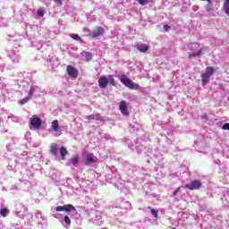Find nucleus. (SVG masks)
I'll list each match as a JSON object with an SVG mask.
<instances>
[{
	"mask_svg": "<svg viewBox=\"0 0 229 229\" xmlns=\"http://www.w3.org/2000/svg\"><path fill=\"white\" fill-rule=\"evenodd\" d=\"M89 221L93 223V225H97L98 226H101L103 225V216H105L104 212L101 211H93L89 213Z\"/></svg>",
	"mask_w": 229,
	"mask_h": 229,
	"instance_id": "nucleus-1",
	"label": "nucleus"
},
{
	"mask_svg": "<svg viewBox=\"0 0 229 229\" xmlns=\"http://www.w3.org/2000/svg\"><path fill=\"white\" fill-rule=\"evenodd\" d=\"M58 150L60 151V155L62 157V160H65V155H67L68 151L65 147H58V144L52 143L50 146V153L54 155V157H58Z\"/></svg>",
	"mask_w": 229,
	"mask_h": 229,
	"instance_id": "nucleus-2",
	"label": "nucleus"
},
{
	"mask_svg": "<svg viewBox=\"0 0 229 229\" xmlns=\"http://www.w3.org/2000/svg\"><path fill=\"white\" fill-rule=\"evenodd\" d=\"M119 80L128 89H131L132 90H139V89H140V86H139V84H137V83L133 82V81L128 79V77H126V75H124V74L120 75Z\"/></svg>",
	"mask_w": 229,
	"mask_h": 229,
	"instance_id": "nucleus-3",
	"label": "nucleus"
},
{
	"mask_svg": "<svg viewBox=\"0 0 229 229\" xmlns=\"http://www.w3.org/2000/svg\"><path fill=\"white\" fill-rule=\"evenodd\" d=\"M82 162L84 165H89L90 167H92V165H94V164L98 162V157L92 153L83 152Z\"/></svg>",
	"mask_w": 229,
	"mask_h": 229,
	"instance_id": "nucleus-4",
	"label": "nucleus"
},
{
	"mask_svg": "<svg viewBox=\"0 0 229 229\" xmlns=\"http://www.w3.org/2000/svg\"><path fill=\"white\" fill-rule=\"evenodd\" d=\"M38 92H40V88L38 86L30 87L28 96L19 101L20 105H26V103H28V101L33 98V95L37 94Z\"/></svg>",
	"mask_w": 229,
	"mask_h": 229,
	"instance_id": "nucleus-5",
	"label": "nucleus"
},
{
	"mask_svg": "<svg viewBox=\"0 0 229 229\" xmlns=\"http://www.w3.org/2000/svg\"><path fill=\"white\" fill-rule=\"evenodd\" d=\"M38 222V228H47V219L42 215L40 211H38L35 215Z\"/></svg>",
	"mask_w": 229,
	"mask_h": 229,
	"instance_id": "nucleus-6",
	"label": "nucleus"
},
{
	"mask_svg": "<svg viewBox=\"0 0 229 229\" xmlns=\"http://www.w3.org/2000/svg\"><path fill=\"white\" fill-rule=\"evenodd\" d=\"M212 74H214V67H207L206 72L201 74L203 86L210 81V76H212Z\"/></svg>",
	"mask_w": 229,
	"mask_h": 229,
	"instance_id": "nucleus-7",
	"label": "nucleus"
},
{
	"mask_svg": "<svg viewBox=\"0 0 229 229\" xmlns=\"http://www.w3.org/2000/svg\"><path fill=\"white\" fill-rule=\"evenodd\" d=\"M15 214L18 217H22V219H24L28 214V208L22 204H17L15 208Z\"/></svg>",
	"mask_w": 229,
	"mask_h": 229,
	"instance_id": "nucleus-8",
	"label": "nucleus"
},
{
	"mask_svg": "<svg viewBox=\"0 0 229 229\" xmlns=\"http://www.w3.org/2000/svg\"><path fill=\"white\" fill-rule=\"evenodd\" d=\"M189 47L191 51H194L189 55V58H195V56H199V55H201V49L198 43L190 44Z\"/></svg>",
	"mask_w": 229,
	"mask_h": 229,
	"instance_id": "nucleus-9",
	"label": "nucleus"
},
{
	"mask_svg": "<svg viewBox=\"0 0 229 229\" xmlns=\"http://www.w3.org/2000/svg\"><path fill=\"white\" fill-rule=\"evenodd\" d=\"M105 176L106 182H108L109 183H113V185H115V187H117V182H115L116 175L115 173L112 171V169H108Z\"/></svg>",
	"mask_w": 229,
	"mask_h": 229,
	"instance_id": "nucleus-10",
	"label": "nucleus"
},
{
	"mask_svg": "<svg viewBox=\"0 0 229 229\" xmlns=\"http://www.w3.org/2000/svg\"><path fill=\"white\" fill-rule=\"evenodd\" d=\"M201 185H202L201 181L194 180V181H191V183L186 184L185 187L190 191H198V189L201 188Z\"/></svg>",
	"mask_w": 229,
	"mask_h": 229,
	"instance_id": "nucleus-11",
	"label": "nucleus"
},
{
	"mask_svg": "<svg viewBox=\"0 0 229 229\" xmlns=\"http://www.w3.org/2000/svg\"><path fill=\"white\" fill-rule=\"evenodd\" d=\"M30 124L32 126V128L38 130V128L42 126V120L39 117L33 115L30 119Z\"/></svg>",
	"mask_w": 229,
	"mask_h": 229,
	"instance_id": "nucleus-12",
	"label": "nucleus"
},
{
	"mask_svg": "<svg viewBox=\"0 0 229 229\" xmlns=\"http://www.w3.org/2000/svg\"><path fill=\"white\" fill-rule=\"evenodd\" d=\"M55 212H72V210H76L74 206L71 204L57 206L55 208Z\"/></svg>",
	"mask_w": 229,
	"mask_h": 229,
	"instance_id": "nucleus-13",
	"label": "nucleus"
},
{
	"mask_svg": "<svg viewBox=\"0 0 229 229\" xmlns=\"http://www.w3.org/2000/svg\"><path fill=\"white\" fill-rule=\"evenodd\" d=\"M9 57L11 58L13 64H19V62H21V55L15 50L11 51Z\"/></svg>",
	"mask_w": 229,
	"mask_h": 229,
	"instance_id": "nucleus-14",
	"label": "nucleus"
},
{
	"mask_svg": "<svg viewBox=\"0 0 229 229\" xmlns=\"http://www.w3.org/2000/svg\"><path fill=\"white\" fill-rule=\"evenodd\" d=\"M119 108L123 115H130V113H128V104L126 103V101L124 100L121 101Z\"/></svg>",
	"mask_w": 229,
	"mask_h": 229,
	"instance_id": "nucleus-15",
	"label": "nucleus"
},
{
	"mask_svg": "<svg viewBox=\"0 0 229 229\" xmlns=\"http://www.w3.org/2000/svg\"><path fill=\"white\" fill-rule=\"evenodd\" d=\"M78 164H80V156L78 154H75L70 158L68 165H72V167H78Z\"/></svg>",
	"mask_w": 229,
	"mask_h": 229,
	"instance_id": "nucleus-16",
	"label": "nucleus"
},
{
	"mask_svg": "<svg viewBox=\"0 0 229 229\" xmlns=\"http://www.w3.org/2000/svg\"><path fill=\"white\" fill-rule=\"evenodd\" d=\"M103 33H105V29L103 27H98L92 31L91 37L93 38H98V37H101Z\"/></svg>",
	"mask_w": 229,
	"mask_h": 229,
	"instance_id": "nucleus-17",
	"label": "nucleus"
},
{
	"mask_svg": "<svg viewBox=\"0 0 229 229\" xmlns=\"http://www.w3.org/2000/svg\"><path fill=\"white\" fill-rule=\"evenodd\" d=\"M66 71L71 78H76L78 76V71H76L72 65H68Z\"/></svg>",
	"mask_w": 229,
	"mask_h": 229,
	"instance_id": "nucleus-18",
	"label": "nucleus"
},
{
	"mask_svg": "<svg viewBox=\"0 0 229 229\" xmlns=\"http://www.w3.org/2000/svg\"><path fill=\"white\" fill-rule=\"evenodd\" d=\"M98 85L100 89H106L108 86V79L105 76H101L98 80Z\"/></svg>",
	"mask_w": 229,
	"mask_h": 229,
	"instance_id": "nucleus-19",
	"label": "nucleus"
},
{
	"mask_svg": "<svg viewBox=\"0 0 229 229\" xmlns=\"http://www.w3.org/2000/svg\"><path fill=\"white\" fill-rule=\"evenodd\" d=\"M85 119H88L89 121H103V117H101V114H99L98 113L87 115Z\"/></svg>",
	"mask_w": 229,
	"mask_h": 229,
	"instance_id": "nucleus-20",
	"label": "nucleus"
},
{
	"mask_svg": "<svg viewBox=\"0 0 229 229\" xmlns=\"http://www.w3.org/2000/svg\"><path fill=\"white\" fill-rule=\"evenodd\" d=\"M62 225L64 226V228H69V226H71V218L68 216H65L62 221Z\"/></svg>",
	"mask_w": 229,
	"mask_h": 229,
	"instance_id": "nucleus-21",
	"label": "nucleus"
},
{
	"mask_svg": "<svg viewBox=\"0 0 229 229\" xmlns=\"http://www.w3.org/2000/svg\"><path fill=\"white\" fill-rule=\"evenodd\" d=\"M138 49L140 51V53H146L147 51L149 50V46L146 44L139 45Z\"/></svg>",
	"mask_w": 229,
	"mask_h": 229,
	"instance_id": "nucleus-22",
	"label": "nucleus"
},
{
	"mask_svg": "<svg viewBox=\"0 0 229 229\" xmlns=\"http://www.w3.org/2000/svg\"><path fill=\"white\" fill-rule=\"evenodd\" d=\"M53 131H58L60 130V125L58 124V121L55 120L52 122V126H51Z\"/></svg>",
	"mask_w": 229,
	"mask_h": 229,
	"instance_id": "nucleus-23",
	"label": "nucleus"
},
{
	"mask_svg": "<svg viewBox=\"0 0 229 229\" xmlns=\"http://www.w3.org/2000/svg\"><path fill=\"white\" fill-rule=\"evenodd\" d=\"M69 37L77 42H81V37L78 34H70Z\"/></svg>",
	"mask_w": 229,
	"mask_h": 229,
	"instance_id": "nucleus-24",
	"label": "nucleus"
},
{
	"mask_svg": "<svg viewBox=\"0 0 229 229\" xmlns=\"http://www.w3.org/2000/svg\"><path fill=\"white\" fill-rule=\"evenodd\" d=\"M0 214L3 216V217H6V216L10 214V210H8V208H2Z\"/></svg>",
	"mask_w": 229,
	"mask_h": 229,
	"instance_id": "nucleus-25",
	"label": "nucleus"
},
{
	"mask_svg": "<svg viewBox=\"0 0 229 229\" xmlns=\"http://www.w3.org/2000/svg\"><path fill=\"white\" fill-rule=\"evenodd\" d=\"M208 1V4L206 5V10L207 12H212V10L214 9V7H212V2H210V0H207Z\"/></svg>",
	"mask_w": 229,
	"mask_h": 229,
	"instance_id": "nucleus-26",
	"label": "nucleus"
},
{
	"mask_svg": "<svg viewBox=\"0 0 229 229\" xmlns=\"http://www.w3.org/2000/svg\"><path fill=\"white\" fill-rule=\"evenodd\" d=\"M224 10L225 13L229 15V0H225V3L224 4Z\"/></svg>",
	"mask_w": 229,
	"mask_h": 229,
	"instance_id": "nucleus-27",
	"label": "nucleus"
},
{
	"mask_svg": "<svg viewBox=\"0 0 229 229\" xmlns=\"http://www.w3.org/2000/svg\"><path fill=\"white\" fill-rule=\"evenodd\" d=\"M46 13V11L44 8L38 9L37 15L38 17H44V14Z\"/></svg>",
	"mask_w": 229,
	"mask_h": 229,
	"instance_id": "nucleus-28",
	"label": "nucleus"
},
{
	"mask_svg": "<svg viewBox=\"0 0 229 229\" xmlns=\"http://www.w3.org/2000/svg\"><path fill=\"white\" fill-rule=\"evenodd\" d=\"M107 81H108V83H110V85H114V81H115L112 75L107 76Z\"/></svg>",
	"mask_w": 229,
	"mask_h": 229,
	"instance_id": "nucleus-29",
	"label": "nucleus"
},
{
	"mask_svg": "<svg viewBox=\"0 0 229 229\" xmlns=\"http://www.w3.org/2000/svg\"><path fill=\"white\" fill-rule=\"evenodd\" d=\"M85 56L87 58V60H92V53L85 52Z\"/></svg>",
	"mask_w": 229,
	"mask_h": 229,
	"instance_id": "nucleus-30",
	"label": "nucleus"
},
{
	"mask_svg": "<svg viewBox=\"0 0 229 229\" xmlns=\"http://www.w3.org/2000/svg\"><path fill=\"white\" fill-rule=\"evenodd\" d=\"M8 119H12L13 123H19V118L16 116H8Z\"/></svg>",
	"mask_w": 229,
	"mask_h": 229,
	"instance_id": "nucleus-31",
	"label": "nucleus"
},
{
	"mask_svg": "<svg viewBox=\"0 0 229 229\" xmlns=\"http://www.w3.org/2000/svg\"><path fill=\"white\" fill-rule=\"evenodd\" d=\"M150 212H151L152 216H154V217L158 216V211H157L156 209H150Z\"/></svg>",
	"mask_w": 229,
	"mask_h": 229,
	"instance_id": "nucleus-32",
	"label": "nucleus"
},
{
	"mask_svg": "<svg viewBox=\"0 0 229 229\" xmlns=\"http://www.w3.org/2000/svg\"><path fill=\"white\" fill-rule=\"evenodd\" d=\"M139 4H141L142 6H144V4H148V0H137Z\"/></svg>",
	"mask_w": 229,
	"mask_h": 229,
	"instance_id": "nucleus-33",
	"label": "nucleus"
},
{
	"mask_svg": "<svg viewBox=\"0 0 229 229\" xmlns=\"http://www.w3.org/2000/svg\"><path fill=\"white\" fill-rule=\"evenodd\" d=\"M124 204L126 205L125 207H121V208H124L125 210H128V208H130V207H131V204H130V202H128V201H126V202H124Z\"/></svg>",
	"mask_w": 229,
	"mask_h": 229,
	"instance_id": "nucleus-34",
	"label": "nucleus"
},
{
	"mask_svg": "<svg viewBox=\"0 0 229 229\" xmlns=\"http://www.w3.org/2000/svg\"><path fill=\"white\" fill-rule=\"evenodd\" d=\"M42 3H44V4L47 6H49L51 4V0H42Z\"/></svg>",
	"mask_w": 229,
	"mask_h": 229,
	"instance_id": "nucleus-35",
	"label": "nucleus"
},
{
	"mask_svg": "<svg viewBox=\"0 0 229 229\" xmlns=\"http://www.w3.org/2000/svg\"><path fill=\"white\" fill-rule=\"evenodd\" d=\"M103 137H104V139H106V140H110V139H112V137L108 133L104 134Z\"/></svg>",
	"mask_w": 229,
	"mask_h": 229,
	"instance_id": "nucleus-36",
	"label": "nucleus"
},
{
	"mask_svg": "<svg viewBox=\"0 0 229 229\" xmlns=\"http://www.w3.org/2000/svg\"><path fill=\"white\" fill-rule=\"evenodd\" d=\"M222 130H228V131H229V123H225V124L222 126Z\"/></svg>",
	"mask_w": 229,
	"mask_h": 229,
	"instance_id": "nucleus-37",
	"label": "nucleus"
},
{
	"mask_svg": "<svg viewBox=\"0 0 229 229\" xmlns=\"http://www.w3.org/2000/svg\"><path fill=\"white\" fill-rule=\"evenodd\" d=\"M10 191H19V188L17 187V185H13L11 186Z\"/></svg>",
	"mask_w": 229,
	"mask_h": 229,
	"instance_id": "nucleus-38",
	"label": "nucleus"
},
{
	"mask_svg": "<svg viewBox=\"0 0 229 229\" xmlns=\"http://www.w3.org/2000/svg\"><path fill=\"white\" fill-rule=\"evenodd\" d=\"M164 30H165V31H169V30H171V26H169V25H165V26H164Z\"/></svg>",
	"mask_w": 229,
	"mask_h": 229,
	"instance_id": "nucleus-39",
	"label": "nucleus"
},
{
	"mask_svg": "<svg viewBox=\"0 0 229 229\" xmlns=\"http://www.w3.org/2000/svg\"><path fill=\"white\" fill-rule=\"evenodd\" d=\"M55 2L57 3V4L62 5V0H55Z\"/></svg>",
	"mask_w": 229,
	"mask_h": 229,
	"instance_id": "nucleus-40",
	"label": "nucleus"
},
{
	"mask_svg": "<svg viewBox=\"0 0 229 229\" xmlns=\"http://www.w3.org/2000/svg\"><path fill=\"white\" fill-rule=\"evenodd\" d=\"M53 60H54V62H55V60H56V57H52V58L50 59V64H53Z\"/></svg>",
	"mask_w": 229,
	"mask_h": 229,
	"instance_id": "nucleus-41",
	"label": "nucleus"
},
{
	"mask_svg": "<svg viewBox=\"0 0 229 229\" xmlns=\"http://www.w3.org/2000/svg\"><path fill=\"white\" fill-rule=\"evenodd\" d=\"M176 194H178V190L174 191L173 196H176Z\"/></svg>",
	"mask_w": 229,
	"mask_h": 229,
	"instance_id": "nucleus-42",
	"label": "nucleus"
},
{
	"mask_svg": "<svg viewBox=\"0 0 229 229\" xmlns=\"http://www.w3.org/2000/svg\"><path fill=\"white\" fill-rule=\"evenodd\" d=\"M207 114H203V115H201V119H207Z\"/></svg>",
	"mask_w": 229,
	"mask_h": 229,
	"instance_id": "nucleus-43",
	"label": "nucleus"
},
{
	"mask_svg": "<svg viewBox=\"0 0 229 229\" xmlns=\"http://www.w3.org/2000/svg\"><path fill=\"white\" fill-rule=\"evenodd\" d=\"M111 225H115L117 223V220L114 221V222H110Z\"/></svg>",
	"mask_w": 229,
	"mask_h": 229,
	"instance_id": "nucleus-44",
	"label": "nucleus"
},
{
	"mask_svg": "<svg viewBox=\"0 0 229 229\" xmlns=\"http://www.w3.org/2000/svg\"><path fill=\"white\" fill-rule=\"evenodd\" d=\"M56 64H52V65H58V61H56Z\"/></svg>",
	"mask_w": 229,
	"mask_h": 229,
	"instance_id": "nucleus-45",
	"label": "nucleus"
},
{
	"mask_svg": "<svg viewBox=\"0 0 229 229\" xmlns=\"http://www.w3.org/2000/svg\"><path fill=\"white\" fill-rule=\"evenodd\" d=\"M46 228H47V227H38V229H46Z\"/></svg>",
	"mask_w": 229,
	"mask_h": 229,
	"instance_id": "nucleus-46",
	"label": "nucleus"
},
{
	"mask_svg": "<svg viewBox=\"0 0 229 229\" xmlns=\"http://www.w3.org/2000/svg\"><path fill=\"white\" fill-rule=\"evenodd\" d=\"M75 179H76V180H80V177L76 176Z\"/></svg>",
	"mask_w": 229,
	"mask_h": 229,
	"instance_id": "nucleus-47",
	"label": "nucleus"
},
{
	"mask_svg": "<svg viewBox=\"0 0 229 229\" xmlns=\"http://www.w3.org/2000/svg\"><path fill=\"white\" fill-rule=\"evenodd\" d=\"M29 217H33V216H31V215L29 214Z\"/></svg>",
	"mask_w": 229,
	"mask_h": 229,
	"instance_id": "nucleus-48",
	"label": "nucleus"
},
{
	"mask_svg": "<svg viewBox=\"0 0 229 229\" xmlns=\"http://www.w3.org/2000/svg\"><path fill=\"white\" fill-rule=\"evenodd\" d=\"M18 162H19V161L16 159V160H15V163L18 164Z\"/></svg>",
	"mask_w": 229,
	"mask_h": 229,
	"instance_id": "nucleus-49",
	"label": "nucleus"
},
{
	"mask_svg": "<svg viewBox=\"0 0 229 229\" xmlns=\"http://www.w3.org/2000/svg\"><path fill=\"white\" fill-rule=\"evenodd\" d=\"M10 167H12V166H8V169H10Z\"/></svg>",
	"mask_w": 229,
	"mask_h": 229,
	"instance_id": "nucleus-50",
	"label": "nucleus"
}]
</instances>
